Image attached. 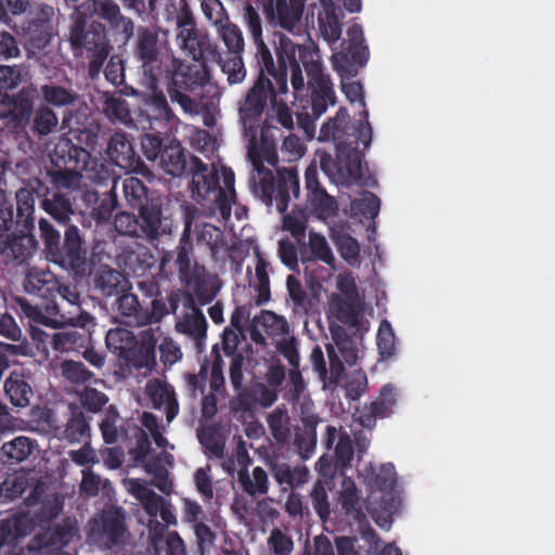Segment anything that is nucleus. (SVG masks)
<instances>
[{
	"label": "nucleus",
	"instance_id": "4be33fe9",
	"mask_svg": "<svg viewBox=\"0 0 555 555\" xmlns=\"http://www.w3.org/2000/svg\"><path fill=\"white\" fill-rule=\"evenodd\" d=\"M179 34L177 39L180 41L182 50L188 56H191L197 63L206 64L211 61L215 55H206L210 49V42L206 35L201 34L196 29L194 17H191V24L186 26H177Z\"/></svg>",
	"mask_w": 555,
	"mask_h": 555
},
{
	"label": "nucleus",
	"instance_id": "69168bd1",
	"mask_svg": "<svg viewBox=\"0 0 555 555\" xmlns=\"http://www.w3.org/2000/svg\"><path fill=\"white\" fill-rule=\"evenodd\" d=\"M335 243L345 261L351 266L360 262V245L354 237L349 234H339L335 238Z\"/></svg>",
	"mask_w": 555,
	"mask_h": 555
},
{
	"label": "nucleus",
	"instance_id": "b1692460",
	"mask_svg": "<svg viewBox=\"0 0 555 555\" xmlns=\"http://www.w3.org/2000/svg\"><path fill=\"white\" fill-rule=\"evenodd\" d=\"M244 23L256 47L257 66L272 69L274 60L270 49L262 39V22L258 11L250 4L244 8Z\"/></svg>",
	"mask_w": 555,
	"mask_h": 555
},
{
	"label": "nucleus",
	"instance_id": "f03ea898",
	"mask_svg": "<svg viewBox=\"0 0 555 555\" xmlns=\"http://www.w3.org/2000/svg\"><path fill=\"white\" fill-rule=\"evenodd\" d=\"M363 119L358 125L349 126L347 108L340 107L335 117L330 118L320 130L319 140L334 141L336 158L324 153L320 156V167L331 179L340 183H358L362 180V152L360 145L366 149L372 141V127L369 122V112L363 109Z\"/></svg>",
	"mask_w": 555,
	"mask_h": 555
},
{
	"label": "nucleus",
	"instance_id": "423d86ee",
	"mask_svg": "<svg viewBox=\"0 0 555 555\" xmlns=\"http://www.w3.org/2000/svg\"><path fill=\"white\" fill-rule=\"evenodd\" d=\"M192 173V197L212 211H219L223 219L231 216L229 197L221 190L218 171L209 169L198 157H190V170Z\"/></svg>",
	"mask_w": 555,
	"mask_h": 555
},
{
	"label": "nucleus",
	"instance_id": "393cba45",
	"mask_svg": "<svg viewBox=\"0 0 555 555\" xmlns=\"http://www.w3.org/2000/svg\"><path fill=\"white\" fill-rule=\"evenodd\" d=\"M267 11L281 28L294 31L301 21L306 0H267Z\"/></svg>",
	"mask_w": 555,
	"mask_h": 555
},
{
	"label": "nucleus",
	"instance_id": "0e129e2a",
	"mask_svg": "<svg viewBox=\"0 0 555 555\" xmlns=\"http://www.w3.org/2000/svg\"><path fill=\"white\" fill-rule=\"evenodd\" d=\"M286 288L289 299L293 302L296 311H308L309 298L307 291L301 282L295 276L289 274L286 279Z\"/></svg>",
	"mask_w": 555,
	"mask_h": 555
},
{
	"label": "nucleus",
	"instance_id": "c85d7f7f",
	"mask_svg": "<svg viewBox=\"0 0 555 555\" xmlns=\"http://www.w3.org/2000/svg\"><path fill=\"white\" fill-rule=\"evenodd\" d=\"M24 288L46 301L55 300L61 289V282L49 270L31 269L25 279Z\"/></svg>",
	"mask_w": 555,
	"mask_h": 555
},
{
	"label": "nucleus",
	"instance_id": "473e14b6",
	"mask_svg": "<svg viewBox=\"0 0 555 555\" xmlns=\"http://www.w3.org/2000/svg\"><path fill=\"white\" fill-rule=\"evenodd\" d=\"M159 167L172 177H181L190 170V160L181 143L176 139H166L165 149L159 157Z\"/></svg>",
	"mask_w": 555,
	"mask_h": 555
},
{
	"label": "nucleus",
	"instance_id": "4468645a",
	"mask_svg": "<svg viewBox=\"0 0 555 555\" xmlns=\"http://www.w3.org/2000/svg\"><path fill=\"white\" fill-rule=\"evenodd\" d=\"M105 153L112 165L118 166L127 172L140 173L145 177L151 175L150 169L135 153L130 139L124 132H115L111 135Z\"/></svg>",
	"mask_w": 555,
	"mask_h": 555
},
{
	"label": "nucleus",
	"instance_id": "603ef678",
	"mask_svg": "<svg viewBox=\"0 0 555 555\" xmlns=\"http://www.w3.org/2000/svg\"><path fill=\"white\" fill-rule=\"evenodd\" d=\"M114 227L120 234L133 237L146 236L149 238L145 223L131 212L121 211L116 214Z\"/></svg>",
	"mask_w": 555,
	"mask_h": 555
},
{
	"label": "nucleus",
	"instance_id": "6ab92c4d",
	"mask_svg": "<svg viewBox=\"0 0 555 555\" xmlns=\"http://www.w3.org/2000/svg\"><path fill=\"white\" fill-rule=\"evenodd\" d=\"M16 304L23 317L28 319L29 325H44L52 328L63 326L67 319L60 311L56 300L46 301L43 305H34L26 298H16Z\"/></svg>",
	"mask_w": 555,
	"mask_h": 555
},
{
	"label": "nucleus",
	"instance_id": "7c9ffc66",
	"mask_svg": "<svg viewBox=\"0 0 555 555\" xmlns=\"http://www.w3.org/2000/svg\"><path fill=\"white\" fill-rule=\"evenodd\" d=\"M3 389L5 398L13 406L22 409L30 404L34 390L29 383V375H26L23 370H13L5 378Z\"/></svg>",
	"mask_w": 555,
	"mask_h": 555
},
{
	"label": "nucleus",
	"instance_id": "e433bc0d",
	"mask_svg": "<svg viewBox=\"0 0 555 555\" xmlns=\"http://www.w3.org/2000/svg\"><path fill=\"white\" fill-rule=\"evenodd\" d=\"M269 469L274 480L282 487L298 488L308 480L309 472L306 467H291L287 463L269 462Z\"/></svg>",
	"mask_w": 555,
	"mask_h": 555
},
{
	"label": "nucleus",
	"instance_id": "5fc2aeb1",
	"mask_svg": "<svg viewBox=\"0 0 555 555\" xmlns=\"http://www.w3.org/2000/svg\"><path fill=\"white\" fill-rule=\"evenodd\" d=\"M211 61H218L230 85L241 83L245 79L246 68L241 54H230L227 59L215 55Z\"/></svg>",
	"mask_w": 555,
	"mask_h": 555
},
{
	"label": "nucleus",
	"instance_id": "aec40b11",
	"mask_svg": "<svg viewBox=\"0 0 555 555\" xmlns=\"http://www.w3.org/2000/svg\"><path fill=\"white\" fill-rule=\"evenodd\" d=\"M53 8L46 5L23 27L26 46L33 52L44 49L53 37Z\"/></svg>",
	"mask_w": 555,
	"mask_h": 555
},
{
	"label": "nucleus",
	"instance_id": "680f3d73",
	"mask_svg": "<svg viewBox=\"0 0 555 555\" xmlns=\"http://www.w3.org/2000/svg\"><path fill=\"white\" fill-rule=\"evenodd\" d=\"M268 426L271 431L272 437L278 442H285L289 437V427L288 422L289 417L287 413L281 409L274 410L268 416Z\"/></svg>",
	"mask_w": 555,
	"mask_h": 555
},
{
	"label": "nucleus",
	"instance_id": "c756f323",
	"mask_svg": "<svg viewBox=\"0 0 555 555\" xmlns=\"http://www.w3.org/2000/svg\"><path fill=\"white\" fill-rule=\"evenodd\" d=\"M37 447V441L26 436H17L5 441L0 447V464L14 469L15 466L27 461Z\"/></svg>",
	"mask_w": 555,
	"mask_h": 555
},
{
	"label": "nucleus",
	"instance_id": "a18cd8bd",
	"mask_svg": "<svg viewBox=\"0 0 555 555\" xmlns=\"http://www.w3.org/2000/svg\"><path fill=\"white\" fill-rule=\"evenodd\" d=\"M158 526L160 527V533H154L152 535V545L155 555H186L185 545L180 535L177 532H168L164 537L167 527L163 525Z\"/></svg>",
	"mask_w": 555,
	"mask_h": 555
},
{
	"label": "nucleus",
	"instance_id": "6e6552de",
	"mask_svg": "<svg viewBox=\"0 0 555 555\" xmlns=\"http://www.w3.org/2000/svg\"><path fill=\"white\" fill-rule=\"evenodd\" d=\"M369 57L362 26L352 24L347 30V39L341 42V50L332 56L333 67L341 77H354Z\"/></svg>",
	"mask_w": 555,
	"mask_h": 555
},
{
	"label": "nucleus",
	"instance_id": "f8f14e48",
	"mask_svg": "<svg viewBox=\"0 0 555 555\" xmlns=\"http://www.w3.org/2000/svg\"><path fill=\"white\" fill-rule=\"evenodd\" d=\"M61 511L62 505L57 502H49L48 504H42L39 512L35 515L29 513L16 514L2 526V529L7 531V538L12 541L30 534L37 527L43 532L48 528H53L51 521L59 516Z\"/></svg>",
	"mask_w": 555,
	"mask_h": 555
},
{
	"label": "nucleus",
	"instance_id": "2eb2a0df",
	"mask_svg": "<svg viewBox=\"0 0 555 555\" xmlns=\"http://www.w3.org/2000/svg\"><path fill=\"white\" fill-rule=\"evenodd\" d=\"M34 113V92L28 88L21 89L16 94L5 95L0 104V116L8 120V126L16 133L29 127Z\"/></svg>",
	"mask_w": 555,
	"mask_h": 555
},
{
	"label": "nucleus",
	"instance_id": "09e8293b",
	"mask_svg": "<svg viewBox=\"0 0 555 555\" xmlns=\"http://www.w3.org/2000/svg\"><path fill=\"white\" fill-rule=\"evenodd\" d=\"M73 119V114L70 111H66L62 122L64 127L69 128L68 139H73L75 144L78 146L86 147L88 152L91 153L98 144L99 139V127L98 126H88L83 128H72L70 121Z\"/></svg>",
	"mask_w": 555,
	"mask_h": 555
},
{
	"label": "nucleus",
	"instance_id": "2f4dec72",
	"mask_svg": "<svg viewBox=\"0 0 555 555\" xmlns=\"http://www.w3.org/2000/svg\"><path fill=\"white\" fill-rule=\"evenodd\" d=\"M91 417L86 416L80 406L69 405V416L66 421L61 439L69 443H88L91 438Z\"/></svg>",
	"mask_w": 555,
	"mask_h": 555
},
{
	"label": "nucleus",
	"instance_id": "c9c22d12",
	"mask_svg": "<svg viewBox=\"0 0 555 555\" xmlns=\"http://www.w3.org/2000/svg\"><path fill=\"white\" fill-rule=\"evenodd\" d=\"M59 118L55 112L48 105H40L34 109L29 127L23 133L29 138L41 139L55 132Z\"/></svg>",
	"mask_w": 555,
	"mask_h": 555
},
{
	"label": "nucleus",
	"instance_id": "8fccbe9b",
	"mask_svg": "<svg viewBox=\"0 0 555 555\" xmlns=\"http://www.w3.org/2000/svg\"><path fill=\"white\" fill-rule=\"evenodd\" d=\"M330 332L335 346L344 358V361L348 365L356 364L358 360V347L356 339L347 333L344 326L338 324H331Z\"/></svg>",
	"mask_w": 555,
	"mask_h": 555
},
{
	"label": "nucleus",
	"instance_id": "49530a36",
	"mask_svg": "<svg viewBox=\"0 0 555 555\" xmlns=\"http://www.w3.org/2000/svg\"><path fill=\"white\" fill-rule=\"evenodd\" d=\"M105 344L111 352L125 361L131 347L135 346V336L127 328L116 327L106 333Z\"/></svg>",
	"mask_w": 555,
	"mask_h": 555
},
{
	"label": "nucleus",
	"instance_id": "e2e57ef3",
	"mask_svg": "<svg viewBox=\"0 0 555 555\" xmlns=\"http://www.w3.org/2000/svg\"><path fill=\"white\" fill-rule=\"evenodd\" d=\"M220 37L230 54H242L244 50V38L238 26L228 22L221 26Z\"/></svg>",
	"mask_w": 555,
	"mask_h": 555
},
{
	"label": "nucleus",
	"instance_id": "f257e3e1",
	"mask_svg": "<svg viewBox=\"0 0 555 555\" xmlns=\"http://www.w3.org/2000/svg\"><path fill=\"white\" fill-rule=\"evenodd\" d=\"M278 65L272 69L258 66L251 87L237 102L238 121L247 142V157L253 172L249 179L254 195L267 207L273 204L284 214L292 198L300 193L296 167H283L276 175L264 163L275 167L279 162L278 142L283 129L295 127L293 112L280 95L287 92V72L294 92L310 90L311 109L315 116L324 114L336 103L333 82L324 73L318 51L310 46L296 44L285 35L279 36L275 48Z\"/></svg>",
	"mask_w": 555,
	"mask_h": 555
},
{
	"label": "nucleus",
	"instance_id": "7ed1b4c3",
	"mask_svg": "<svg viewBox=\"0 0 555 555\" xmlns=\"http://www.w3.org/2000/svg\"><path fill=\"white\" fill-rule=\"evenodd\" d=\"M156 78L157 87L164 85L171 102L184 113L197 115L207 105L204 91L211 79L207 64L190 63L173 56Z\"/></svg>",
	"mask_w": 555,
	"mask_h": 555
},
{
	"label": "nucleus",
	"instance_id": "0eeeda50",
	"mask_svg": "<svg viewBox=\"0 0 555 555\" xmlns=\"http://www.w3.org/2000/svg\"><path fill=\"white\" fill-rule=\"evenodd\" d=\"M122 191L128 205L139 211L140 219L145 223L149 238H157L160 234L163 218L160 197L135 177H128L122 181Z\"/></svg>",
	"mask_w": 555,
	"mask_h": 555
},
{
	"label": "nucleus",
	"instance_id": "a211bd4d",
	"mask_svg": "<svg viewBox=\"0 0 555 555\" xmlns=\"http://www.w3.org/2000/svg\"><path fill=\"white\" fill-rule=\"evenodd\" d=\"M82 14L86 16H98L104 20L113 29H119L129 40L134 35V24L131 18L124 16L120 8L113 0H86L81 4Z\"/></svg>",
	"mask_w": 555,
	"mask_h": 555
},
{
	"label": "nucleus",
	"instance_id": "4d7b16f0",
	"mask_svg": "<svg viewBox=\"0 0 555 555\" xmlns=\"http://www.w3.org/2000/svg\"><path fill=\"white\" fill-rule=\"evenodd\" d=\"M397 403L396 388L387 384L379 390V395L376 400L372 401L367 405L372 411L377 414L378 417H388L392 414V409Z\"/></svg>",
	"mask_w": 555,
	"mask_h": 555
},
{
	"label": "nucleus",
	"instance_id": "3c124183",
	"mask_svg": "<svg viewBox=\"0 0 555 555\" xmlns=\"http://www.w3.org/2000/svg\"><path fill=\"white\" fill-rule=\"evenodd\" d=\"M192 254L193 248L191 240L184 243L180 241V245L177 249L176 264L179 271L180 280L183 283H190V279L193 276V274L198 272L201 273L205 269V267L199 266L196 262L193 263Z\"/></svg>",
	"mask_w": 555,
	"mask_h": 555
},
{
	"label": "nucleus",
	"instance_id": "4c0bfd02",
	"mask_svg": "<svg viewBox=\"0 0 555 555\" xmlns=\"http://www.w3.org/2000/svg\"><path fill=\"white\" fill-rule=\"evenodd\" d=\"M185 284L192 286L195 298L203 306L211 302L221 288L218 276L207 273L205 269L201 273L193 274L190 283Z\"/></svg>",
	"mask_w": 555,
	"mask_h": 555
},
{
	"label": "nucleus",
	"instance_id": "79ce46f5",
	"mask_svg": "<svg viewBox=\"0 0 555 555\" xmlns=\"http://www.w3.org/2000/svg\"><path fill=\"white\" fill-rule=\"evenodd\" d=\"M179 333L190 336L198 349H202L207 336V321L201 310L185 314L184 318L176 324Z\"/></svg>",
	"mask_w": 555,
	"mask_h": 555
},
{
	"label": "nucleus",
	"instance_id": "ddd939ff",
	"mask_svg": "<svg viewBox=\"0 0 555 555\" xmlns=\"http://www.w3.org/2000/svg\"><path fill=\"white\" fill-rule=\"evenodd\" d=\"M77 532L76 525L69 519H64L53 528H48L43 532H38L29 542L27 548L31 553L44 555H69L59 552L67 545Z\"/></svg>",
	"mask_w": 555,
	"mask_h": 555
},
{
	"label": "nucleus",
	"instance_id": "58836bf2",
	"mask_svg": "<svg viewBox=\"0 0 555 555\" xmlns=\"http://www.w3.org/2000/svg\"><path fill=\"white\" fill-rule=\"evenodd\" d=\"M41 208L62 225H67L75 214L70 194L63 192H55L51 197L42 199Z\"/></svg>",
	"mask_w": 555,
	"mask_h": 555
},
{
	"label": "nucleus",
	"instance_id": "1a4fd4ad",
	"mask_svg": "<svg viewBox=\"0 0 555 555\" xmlns=\"http://www.w3.org/2000/svg\"><path fill=\"white\" fill-rule=\"evenodd\" d=\"M69 327L54 333L51 345L59 352H80L92 341V328L95 326L94 318L87 311L68 319Z\"/></svg>",
	"mask_w": 555,
	"mask_h": 555
},
{
	"label": "nucleus",
	"instance_id": "bf43d9fd",
	"mask_svg": "<svg viewBox=\"0 0 555 555\" xmlns=\"http://www.w3.org/2000/svg\"><path fill=\"white\" fill-rule=\"evenodd\" d=\"M269 266L270 263L259 253H257L255 274L257 280L256 289L258 292V305H263L271 298L270 279L268 273Z\"/></svg>",
	"mask_w": 555,
	"mask_h": 555
},
{
	"label": "nucleus",
	"instance_id": "412c9836",
	"mask_svg": "<svg viewBox=\"0 0 555 555\" xmlns=\"http://www.w3.org/2000/svg\"><path fill=\"white\" fill-rule=\"evenodd\" d=\"M91 153L86 147L78 146L73 139L61 138L51 154V163L56 168H69L83 171L90 164Z\"/></svg>",
	"mask_w": 555,
	"mask_h": 555
},
{
	"label": "nucleus",
	"instance_id": "5701e85b",
	"mask_svg": "<svg viewBox=\"0 0 555 555\" xmlns=\"http://www.w3.org/2000/svg\"><path fill=\"white\" fill-rule=\"evenodd\" d=\"M82 203L88 214L96 223L109 221L113 212L118 207L117 195L114 188L103 193L87 190L82 195Z\"/></svg>",
	"mask_w": 555,
	"mask_h": 555
},
{
	"label": "nucleus",
	"instance_id": "72a5a7b5",
	"mask_svg": "<svg viewBox=\"0 0 555 555\" xmlns=\"http://www.w3.org/2000/svg\"><path fill=\"white\" fill-rule=\"evenodd\" d=\"M341 292L346 295V299L336 296L331 302V309L336 319L350 328L357 330L360 325L359 310L356 305L358 296L354 283L349 287L340 286Z\"/></svg>",
	"mask_w": 555,
	"mask_h": 555
},
{
	"label": "nucleus",
	"instance_id": "dca6fc26",
	"mask_svg": "<svg viewBox=\"0 0 555 555\" xmlns=\"http://www.w3.org/2000/svg\"><path fill=\"white\" fill-rule=\"evenodd\" d=\"M305 185L307 190V205L311 211L321 219L336 215L338 205L319 181L318 167L310 164L305 171Z\"/></svg>",
	"mask_w": 555,
	"mask_h": 555
},
{
	"label": "nucleus",
	"instance_id": "6e6d98bb",
	"mask_svg": "<svg viewBox=\"0 0 555 555\" xmlns=\"http://www.w3.org/2000/svg\"><path fill=\"white\" fill-rule=\"evenodd\" d=\"M195 233L197 243L209 247L214 255L224 245L223 232L210 223L204 222L201 225H196Z\"/></svg>",
	"mask_w": 555,
	"mask_h": 555
},
{
	"label": "nucleus",
	"instance_id": "de8ad7c7",
	"mask_svg": "<svg viewBox=\"0 0 555 555\" xmlns=\"http://www.w3.org/2000/svg\"><path fill=\"white\" fill-rule=\"evenodd\" d=\"M40 94L46 104L55 107L75 105L79 100V94L76 91L55 83L42 85Z\"/></svg>",
	"mask_w": 555,
	"mask_h": 555
},
{
	"label": "nucleus",
	"instance_id": "a878e982",
	"mask_svg": "<svg viewBox=\"0 0 555 555\" xmlns=\"http://www.w3.org/2000/svg\"><path fill=\"white\" fill-rule=\"evenodd\" d=\"M151 94L144 99V109L138 114L139 120H164L170 127L178 122V117L169 106L164 91L159 87L147 88Z\"/></svg>",
	"mask_w": 555,
	"mask_h": 555
},
{
	"label": "nucleus",
	"instance_id": "864d4df0",
	"mask_svg": "<svg viewBox=\"0 0 555 555\" xmlns=\"http://www.w3.org/2000/svg\"><path fill=\"white\" fill-rule=\"evenodd\" d=\"M256 324H260L264 333L270 337L281 336L289 331L286 319L270 310H262L254 318Z\"/></svg>",
	"mask_w": 555,
	"mask_h": 555
},
{
	"label": "nucleus",
	"instance_id": "052dcab7",
	"mask_svg": "<svg viewBox=\"0 0 555 555\" xmlns=\"http://www.w3.org/2000/svg\"><path fill=\"white\" fill-rule=\"evenodd\" d=\"M340 503L346 514L353 515L357 518L362 515L359 505L358 489L353 480L344 479L340 491Z\"/></svg>",
	"mask_w": 555,
	"mask_h": 555
},
{
	"label": "nucleus",
	"instance_id": "20e7f679",
	"mask_svg": "<svg viewBox=\"0 0 555 555\" xmlns=\"http://www.w3.org/2000/svg\"><path fill=\"white\" fill-rule=\"evenodd\" d=\"M133 59L139 63L142 85L156 88V76L166 68L175 55L165 53L159 42L158 33L151 27L139 26L132 44Z\"/></svg>",
	"mask_w": 555,
	"mask_h": 555
},
{
	"label": "nucleus",
	"instance_id": "bb28decb",
	"mask_svg": "<svg viewBox=\"0 0 555 555\" xmlns=\"http://www.w3.org/2000/svg\"><path fill=\"white\" fill-rule=\"evenodd\" d=\"M118 264L128 275L144 278L152 273V269L156 266V258L149 248L140 246L125 249L118 256Z\"/></svg>",
	"mask_w": 555,
	"mask_h": 555
},
{
	"label": "nucleus",
	"instance_id": "9b49d317",
	"mask_svg": "<svg viewBox=\"0 0 555 555\" xmlns=\"http://www.w3.org/2000/svg\"><path fill=\"white\" fill-rule=\"evenodd\" d=\"M127 528L120 508L104 511L100 519L90 522L89 539L103 548L120 546L126 541Z\"/></svg>",
	"mask_w": 555,
	"mask_h": 555
},
{
	"label": "nucleus",
	"instance_id": "39448f33",
	"mask_svg": "<svg viewBox=\"0 0 555 555\" xmlns=\"http://www.w3.org/2000/svg\"><path fill=\"white\" fill-rule=\"evenodd\" d=\"M64 240L48 220H39V231L44 244L47 258L63 269L75 270L83 262L81 236L76 225H65Z\"/></svg>",
	"mask_w": 555,
	"mask_h": 555
},
{
	"label": "nucleus",
	"instance_id": "338daca9",
	"mask_svg": "<svg viewBox=\"0 0 555 555\" xmlns=\"http://www.w3.org/2000/svg\"><path fill=\"white\" fill-rule=\"evenodd\" d=\"M311 504L317 515L323 521L330 517L331 504L328 501L327 491L322 480H318L310 493Z\"/></svg>",
	"mask_w": 555,
	"mask_h": 555
},
{
	"label": "nucleus",
	"instance_id": "c03bdc74",
	"mask_svg": "<svg viewBox=\"0 0 555 555\" xmlns=\"http://www.w3.org/2000/svg\"><path fill=\"white\" fill-rule=\"evenodd\" d=\"M125 284L124 275L108 266H102L94 276L95 288L105 297L118 295L124 291Z\"/></svg>",
	"mask_w": 555,
	"mask_h": 555
},
{
	"label": "nucleus",
	"instance_id": "a19ab883",
	"mask_svg": "<svg viewBox=\"0 0 555 555\" xmlns=\"http://www.w3.org/2000/svg\"><path fill=\"white\" fill-rule=\"evenodd\" d=\"M237 482L243 492L251 498L266 495L269 490L268 474L260 466L255 467L251 475L247 468L240 469L237 473Z\"/></svg>",
	"mask_w": 555,
	"mask_h": 555
},
{
	"label": "nucleus",
	"instance_id": "f704fd0d",
	"mask_svg": "<svg viewBox=\"0 0 555 555\" xmlns=\"http://www.w3.org/2000/svg\"><path fill=\"white\" fill-rule=\"evenodd\" d=\"M157 339L151 332H145L140 339L135 338V346L131 347L125 362L135 369H150L155 362Z\"/></svg>",
	"mask_w": 555,
	"mask_h": 555
},
{
	"label": "nucleus",
	"instance_id": "774afa93",
	"mask_svg": "<svg viewBox=\"0 0 555 555\" xmlns=\"http://www.w3.org/2000/svg\"><path fill=\"white\" fill-rule=\"evenodd\" d=\"M103 111L109 119L127 124L132 120L128 102L120 96H109L105 100Z\"/></svg>",
	"mask_w": 555,
	"mask_h": 555
},
{
	"label": "nucleus",
	"instance_id": "ea45409f",
	"mask_svg": "<svg viewBox=\"0 0 555 555\" xmlns=\"http://www.w3.org/2000/svg\"><path fill=\"white\" fill-rule=\"evenodd\" d=\"M196 436L206 455L219 460L224 457L225 436L219 426H201L196 430Z\"/></svg>",
	"mask_w": 555,
	"mask_h": 555
},
{
	"label": "nucleus",
	"instance_id": "f3484780",
	"mask_svg": "<svg viewBox=\"0 0 555 555\" xmlns=\"http://www.w3.org/2000/svg\"><path fill=\"white\" fill-rule=\"evenodd\" d=\"M69 41L75 53L83 55L85 52L111 47L106 27L98 21H92L88 26L85 22L77 21L70 29Z\"/></svg>",
	"mask_w": 555,
	"mask_h": 555
},
{
	"label": "nucleus",
	"instance_id": "13d9d810",
	"mask_svg": "<svg viewBox=\"0 0 555 555\" xmlns=\"http://www.w3.org/2000/svg\"><path fill=\"white\" fill-rule=\"evenodd\" d=\"M48 176L50 178V182L59 190L57 192H60L63 189L70 190L77 188L80 184L82 172L78 170H70L69 168L63 169L53 166V168L48 171Z\"/></svg>",
	"mask_w": 555,
	"mask_h": 555
},
{
	"label": "nucleus",
	"instance_id": "9d476101",
	"mask_svg": "<svg viewBox=\"0 0 555 555\" xmlns=\"http://www.w3.org/2000/svg\"><path fill=\"white\" fill-rule=\"evenodd\" d=\"M233 390L235 395L229 400V408L231 412L242 416L254 417L258 408H270L278 400V391L269 389L261 382H253Z\"/></svg>",
	"mask_w": 555,
	"mask_h": 555
},
{
	"label": "nucleus",
	"instance_id": "cd10ccee",
	"mask_svg": "<svg viewBox=\"0 0 555 555\" xmlns=\"http://www.w3.org/2000/svg\"><path fill=\"white\" fill-rule=\"evenodd\" d=\"M146 392L156 410L164 409L168 423L172 422L179 413V403L175 388L159 379L150 380L146 385Z\"/></svg>",
	"mask_w": 555,
	"mask_h": 555
},
{
	"label": "nucleus",
	"instance_id": "37998d69",
	"mask_svg": "<svg viewBox=\"0 0 555 555\" xmlns=\"http://www.w3.org/2000/svg\"><path fill=\"white\" fill-rule=\"evenodd\" d=\"M156 15L176 27L190 25L193 16L186 0H165L159 3V13Z\"/></svg>",
	"mask_w": 555,
	"mask_h": 555
}]
</instances>
